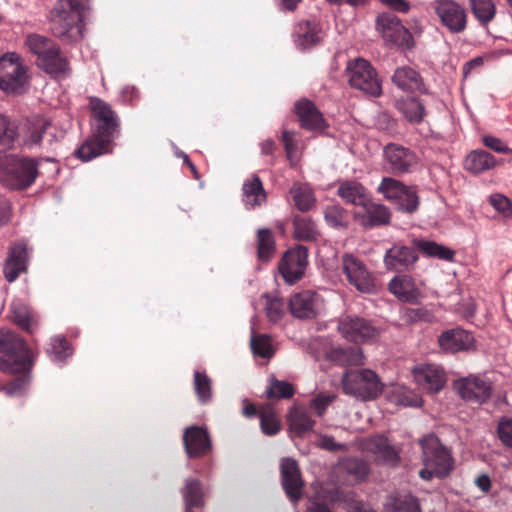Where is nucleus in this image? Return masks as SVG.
Returning <instances> with one entry per match:
<instances>
[{"mask_svg": "<svg viewBox=\"0 0 512 512\" xmlns=\"http://www.w3.org/2000/svg\"><path fill=\"white\" fill-rule=\"evenodd\" d=\"M294 392L292 384L286 381H280L273 377L268 389L266 390V396L268 399H289L293 397Z\"/></svg>", "mask_w": 512, "mask_h": 512, "instance_id": "3c124183", "label": "nucleus"}, {"mask_svg": "<svg viewBox=\"0 0 512 512\" xmlns=\"http://www.w3.org/2000/svg\"><path fill=\"white\" fill-rule=\"evenodd\" d=\"M300 126L309 131H323L327 127L326 120L316 105L308 100L301 99L295 103L294 108Z\"/></svg>", "mask_w": 512, "mask_h": 512, "instance_id": "412c9836", "label": "nucleus"}, {"mask_svg": "<svg viewBox=\"0 0 512 512\" xmlns=\"http://www.w3.org/2000/svg\"><path fill=\"white\" fill-rule=\"evenodd\" d=\"M392 82L406 92H426L421 75L408 66L397 68L392 76Z\"/></svg>", "mask_w": 512, "mask_h": 512, "instance_id": "a878e982", "label": "nucleus"}, {"mask_svg": "<svg viewBox=\"0 0 512 512\" xmlns=\"http://www.w3.org/2000/svg\"><path fill=\"white\" fill-rule=\"evenodd\" d=\"M183 446L189 458H201L211 452L212 441L205 428L193 425L184 430Z\"/></svg>", "mask_w": 512, "mask_h": 512, "instance_id": "6ab92c4d", "label": "nucleus"}, {"mask_svg": "<svg viewBox=\"0 0 512 512\" xmlns=\"http://www.w3.org/2000/svg\"><path fill=\"white\" fill-rule=\"evenodd\" d=\"M343 466L347 473L354 476L356 480L364 479L369 473V465L361 459H347Z\"/></svg>", "mask_w": 512, "mask_h": 512, "instance_id": "5fc2aeb1", "label": "nucleus"}, {"mask_svg": "<svg viewBox=\"0 0 512 512\" xmlns=\"http://www.w3.org/2000/svg\"><path fill=\"white\" fill-rule=\"evenodd\" d=\"M39 68L52 77L64 75L69 70V62L63 55L60 47L56 44L51 52L36 60Z\"/></svg>", "mask_w": 512, "mask_h": 512, "instance_id": "bb28decb", "label": "nucleus"}, {"mask_svg": "<svg viewBox=\"0 0 512 512\" xmlns=\"http://www.w3.org/2000/svg\"><path fill=\"white\" fill-rule=\"evenodd\" d=\"M465 169L473 174H479L496 166V159L485 150L470 152L464 161Z\"/></svg>", "mask_w": 512, "mask_h": 512, "instance_id": "473e14b6", "label": "nucleus"}, {"mask_svg": "<svg viewBox=\"0 0 512 512\" xmlns=\"http://www.w3.org/2000/svg\"><path fill=\"white\" fill-rule=\"evenodd\" d=\"M383 155L388 170L395 175L410 173L418 164L416 153L399 144H387Z\"/></svg>", "mask_w": 512, "mask_h": 512, "instance_id": "4468645a", "label": "nucleus"}, {"mask_svg": "<svg viewBox=\"0 0 512 512\" xmlns=\"http://www.w3.org/2000/svg\"><path fill=\"white\" fill-rule=\"evenodd\" d=\"M406 185H404L401 181L391 178L384 177L377 188V191L381 193L385 199L388 201L395 203L397 199L400 198L401 194H403Z\"/></svg>", "mask_w": 512, "mask_h": 512, "instance_id": "49530a36", "label": "nucleus"}, {"mask_svg": "<svg viewBox=\"0 0 512 512\" xmlns=\"http://www.w3.org/2000/svg\"><path fill=\"white\" fill-rule=\"evenodd\" d=\"M90 1L91 0H58L55 7H62L63 9L87 14L90 10Z\"/></svg>", "mask_w": 512, "mask_h": 512, "instance_id": "13d9d810", "label": "nucleus"}, {"mask_svg": "<svg viewBox=\"0 0 512 512\" xmlns=\"http://www.w3.org/2000/svg\"><path fill=\"white\" fill-rule=\"evenodd\" d=\"M342 269L349 283L360 292L369 293L375 288L371 273L365 264L354 255L342 256Z\"/></svg>", "mask_w": 512, "mask_h": 512, "instance_id": "dca6fc26", "label": "nucleus"}, {"mask_svg": "<svg viewBox=\"0 0 512 512\" xmlns=\"http://www.w3.org/2000/svg\"><path fill=\"white\" fill-rule=\"evenodd\" d=\"M193 388L199 403L208 404L212 401V380L205 372H194Z\"/></svg>", "mask_w": 512, "mask_h": 512, "instance_id": "ea45409f", "label": "nucleus"}, {"mask_svg": "<svg viewBox=\"0 0 512 512\" xmlns=\"http://www.w3.org/2000/svg\"><path fill=\"white\" fill-rule=\"evenodd\" d=\"M469 4L473 16L482 26L494 20L497 10L493 0H469Z\"/></svg>", "mask_w": 512, "mask_h": 512, "instance_id": "e433bc0d", "label": "nucleus"}, {"mask_svg": "<svg viewBox=\"0 0 512 512\" xmlns=\"http://www.w3.org/2000/svg\"><path fill=\"white\" fill-rule=\"evenodd\" d=\"M483 144L488 147L489 149L503 154H508L512 152L510 148H508L501 139L494 137V136H484Z\"/></svg>", "mask_w": 512, "mask_h": 512, "instance_id": "e2e57ef3", "label": "nucleus"}, {"mask_svg": "<svg viewBox=\"0 0 512 512\" xmlns=\"http://www.w3.org/2000/svg\"><path fill=\"white\" fill-rule=\"evenodd\" d=\"M362 208L364 209L362 216L364 226L374 227L390 223L391 213L383 204L374 203L370 198Z\"/></svg>", "mask_w": 512, "mask_h": 512, "instance_id": "7c9ffc66", "label": "nucleus"}, {"mask_svg": "<svg viewBox=\"0 0 512 512\" xmlns=\"http://www.w3.org/2000/svg\"><path fill=\"white\" fill-rule=\"evenodd\" d=\"M49 353H52L57 360H63L70 355V345L64 337H54L51 339Z\"/></svg>", "mask_w": 512, "mask_h": 512, "instance_id": "4d7b16f0", "label": "nucleus"}, {"mask_svg": "<svg viewBox=\"0 0 512 512\" xmlns=\"http://www.w3.org/2000/svg\"><path fill=\"white\" fill-rule=\"evenodd\" d=\"M414 378L419 386L429 393L439 392L446 383L443 369L434 364H427L414 370Z\"/></svg>", "mask_w": 512, "mask_h": 512, "instance_id": "5701e85b", "label": "nucleus"}, {"mask_svg": "<svg viewBox=\"0 0 512 512\" xmlns=\"http://www.w3.org/2000/svg\"><path fill=\"white\" fill-rule=\"evenodd\" d=\"M498 436L502 443L512 447V419H504L498 425Z\"/></svg>", "mask_w": 512, "mask_h": 512, "instance_id": "052dcab7", "label": "nucleus"}, {"mask_svg": "<svg viewBox=\"0 0 512 512\" xmlns=\"http://www.w3.org/2000/svg\"><path fill=\"white\" fill-rule=\"evenodd\" d=\"M275 253V239L268 228H261L257 231V254L262 261H269Z\"/></svg>", "mask_w": 512, "mask_h": 512, "instance_id": "79ce46f5", "label": "nucleus"}, {"mask_svg": "<svg viewBox=\"0 0 512 512\" xmlns=\"http://www.w3.org/2000/svg\"><path fill=\"white\" fill-rule=\"evenodd\" d=\"M490 204L499 212L506 214L511 211V202L510 200L501 195L494 194L490 196Z\"/></svg>", "mask_w": 512, "mask_h": 512, "instance_id": "0e129e2a", "label": "nucleus"}, {"mask_svg": "<svg viewBox=\"0 0 512 512\" xmlns=\"http://www.w3.org/2000/svg\"><path fill=\"white\" fill-rule=\"evenodd\" d=\"M418 259L417 247L395 243L386 251L383 261L387 270L397 273H406L415 268Z\"/></svg>", "mask_w": 512, "mask_h": 512, "instance_id": "2eb2a0df", "label": "nucleus"}, {"mask_svg": "<svg viewBox=\"0 0 512 512\" xmlns=\"http://www.w3.org/2000/svg\"><path fill=\"white\" fill-rule=\"evenodd\" d=\"M86 13L54 7L51 11V31L65 43L77 42L83 36Z\"/></svg>", "mask_w": 512, "mask_h": 512, "instance_id": "39448f33", "label": "nucleus"}, {"mask_svg": "<svg viewBox=\"0 0 512 512\" xmlns=\"http://www.w3.org/2000/svg\"><path fill=\"white\" fill-rule=\"evenodd\" d=\"M28 249L24 242H17L12 245L3 273L8 282H14L21 272L27 268Z\"/></svg>", "mask_w": 512, "mask_h": 512, "instance_id": "b1692460", "label": "nucleus"}, {"mask_svg": "<svg viewBox=\"0 0 512 512\" xmlns=\"http://www.w3.org/2000/svg\"><path fill=\"white\" fill-rule=\"evenodd\" d=\"M334 395H323L319 394L311 401V408L315 411L317 416L321 417L324 415L327 407L334 401Z\"/></svg>", "mask_w": 512, "mask_h": 512, "instance_id": "bf43d9fd", "label": "nucleus"}, {"mask_svg": "<svg viewBox=\"0 0 512 512\" xmlns=\"http://www.w3.org/2000/svg\"><path fill=\"white\" fill-rule=\"evenodd\" d=\"M34 354L26 341L10 330H0V371L18 374L6 387L8 394L21 392L29 381Z\"/></svg>", "mask_w": 512, "mask_h": 512, "instance_id": "f03ea898", "label": "nucleus"}, {"mask_svg": "<svg viewBox=\"0 0 512 512\" xmlns=\"http://www.w3.org/2000/svg\"><path fill=\"white\" fill-rule=\"evenodd\" d=\"M284 302L282 299L277 297H267L265 310L268 319L274 323L281 320L284 315Z\"/></svg>", "mask_w": 512, "mask_h": 512, "instance_id": "6e6d98bb", "label": "nucleus"}, {"mask_svg": "<svg viewBox=\"0 0 512 512\" xmlns=\"http://www.w3.org/2000/svg\"><path fill=\"white\" fill-rule=\"evenodd\" d=\"M423 463L436 469V477L443 478L453 469L452 457L448 450L434 435H427L420 440Z\"/></svg>", "mask_w": 512, "mask_h": 512, "instance_id": "6e6552de", "label": "nucleus"}, {"mask_svg": "<svg viewBox=\"0 0 512 512\" xmlns=\"http://www.w3.org/2000/svg\"><path fill=\"white\" fill-rule=\"evenodd\" d=\"M308 249L297 245L289 249L279 263V271L286 282L293 284L300 280L308 264Z\"/></svg>", "mask_w": 512, "mask_h": 512, "instance_id": "a211bd4d", "label": "nucleus"}, {"mask_svg": "<svg viewBox=\"0 0 512 512\" xmlns=\"http://www.w3.org/2000/svg\"><path fill=\"white\" fill-rule=\"evenodd\" d=\"M433 9L439 17L441 24L449 32L458 34L467 27V12L465 8L455 0H435Z\"/></svg>", "mask_w": 512, "mask_h": 512, "instance_id": "ddd939ff", "label": "nucleus"}, {"mask_svg": "<svg viewBox=\"0 0 512 512\" xmlns=\"http://www.w3.org/2000/svg\"><path fill=\"white\" fill-rule=\"evenodd\" d=\"M343 391L364 401L377 398L383 390L378 375L370 369L349 370L343 376Z\"/></svg>", "mask_w": 512, "mask_h": 512, "instance_id": "20e7f679", "label": "nucleus"}, {"mask_svg": "<svg viewBox=\"0 0 512 512\" xmlns=\"http://www.w3.org/2000/svg\"><path fill=\"white\" fill-rule=\"evenodd\" d=\"M395 107L411 124L421 123L426 115L424 104L416 97H400L395 101Z\"/></svg>", "mask_w": 512, "mask_h": 512, "instance_id": "c85d7f7f", "label": "nucleus"}, {"mask_svg": "<svg viewBox=\"0 0 512 512\" xmlns=\"http://www.w3.org/2000/svg\"><path fill=\"white\" fill-rule=\"evenodd\" d=\"M295 133L289 130H284L282 132V142L284 144L285 152L287 154V157H291L292 154L297 149V144L295 141Z\"/></svg>", "mask_w": 512, "mask_h": 512, "instance_id": "69168bd1", "label": "nucleus"}, {"mask_svg": "<svg viewBox=\"0 0 512 512\" xmlns=\"http://www.w3.org/2000/svg\"><path fill=\"white\" fill-rule=\"evenodd\" d=\"M331 358L341 365H362L364 355L360 347L335 348L331 351Z\"/></svg>", "mask_w": 512, "mask_h": 512, "instance_id": "a19ab883", "label": "nucleus"}, {"mask_svg": "<svg viewBox=\"0 0 512 512\" xmlns=\"http://www.w3.org/2000/svg\"><path fill=\"white\" fill-rule=\"evenodd\" d=\"M360 446L363 451L373 455L374 460L379 464L395 467L400 462V449L383 434L362 439Z\"/></svg>", "mask_w": 512, "mask_h": 512, "instance_id": "f8f14e48", "label": "nucleus"}, {"mask_svg": "<svg viewBox=\"0 0 512 512\" xmlns=\"http://www.w3.org/2000/svg\"><path fill=\"white\" fill-rule=\"evenodd\" d=\"M25 44L29 51L37 56V60H40L41 57L51 52V49H54L56 45L51 39L38 34L28 35Z\"/></svg>", "mask_w": 512, "mask_h": 512, "instance_id": "a18cd8bd", "label": "nucleus"}, {"mask_svg": "<svg viewBox=\"0 0 512 512\" xmlns=\"http://www.w3.org/2000/svg\"><path fill=\"white\" fill-rule=\"evenodd\" d=\"M294 206L301 212L309 211L316 202L312 189L301 183H294L290 188Z\"/></svg>", "mask_w": 512, "mask_h": 512, "instance_id": "f704fd0d", "label": "nucleus"}, {"mask_svg": "<svg viewBox=\"0 0 512 512\" xmlns=\"http://www.w3.org/2000/svg\"><path fill=\"white\" fill-rule=\"evenodd\" d=\"M182 495L186 505L185 512H193L192 509L200 508L204 505L203 489L198 479H186L184 488L182 489Z\"/></svg>", "mask_w": 512, "mask_h": 512, "instance_id": "72a5a7b5", "label": "nucleus"}, {"mask_svg": "<svg viewBox=\"0 0 512 512\" xmlns=\"http://www.w3.org/2000/svg\"><path fill=\"white\" fill-rule=\"evenodd\" d=\"M403 192L394 204L400 211L412 214L417 211L420 204L418 192L413 186H406Z\"/></svg>", "mask_w": 512, "mask_h": 512, "instance_id": "de8ad7c7", "label": "nucleus"}, {"mask_svg": "<svg viewBox=\"0 0 512 512\" xmlns=\"http://www.w3.org/2000/svg\"><path fill=\"white\" fill-rule=\"evenodd\" d=\"M388 288L393 295L405 302H413L420 295L413 278L406 274L395 276L389 282Z\"/></svg>", "mask_w": 512, "mask_h": 512, "instance_id": "cd10ccee", "label": "nucleus"}, {"mask_svg": "<svg viewBox=\"0 0 512 512\" xmlns=\"http://www.w3.org/2000/svg\"><path fill=\"white\" fill-rule=\"evenodd\" d=\"M293 227L294 237L301 241H315L319 235L315 223L306 216L296 215L293 219Z\"/></svg>", "mask_w": 512, "mask_h": 512, "instance_id": "4c0bfd02", "label": "nucleus"}, {"mask_svg": "<svg viewBox=\"0 0 512 512\" xmlns=\"http://www.w3.org/2000/svg\"><path fill=\"white\" fill-rule=\"evenodd\" d=\"M387 512H421L418 500L411 494L390 496L386 503Z\"/></svg>", "mask_w": 512, "mask_h": 512, "instance_id": "c9c22d12", "label": "nucleus"}, {"mask_svg": "<svg viewBox=\"0 0 512 512\" xmlns=\"http://www.w3.org/2000/svg\"><path fill=\"white\" fill-rule=\"evenodd\" d=\"M121 95L123 101L130 105H134L140 98L139 90L135 86H125L121 91Z\"/></svg>", "mask_w": 512, "mask_h": 512, "instance_id": "774afa93", "label": "nucleus"}, {"mask_svg": "<svg viewBox=\"0 0 512 512\" xmlns=\"http://www.w3.org/2000/svg\"><path fill=\"white\" fill-rule=\"evenodd\" d=\"M251 348L255 355L262 358H270L274 353L271 345V339L265 334L253 336L251 338Z\"/></svg>", "mask_w": 512, "mask_h": 512, "instance_id": "603ef678", "label": "nucleus"}, {"mask_svg": "<svg viewBox=\"0 0 512 512\" xmlns=\"http://www.w3.org/2000/svg\"><path fill=\"white\" fill-rule=\"evenodd\" d=\"M338 195L346 202L363 207L370 195L367 189L357 181H344L338 187Z\"/></svg>", "mask_w": 512, "mask_h": 512, "instance_id": "c756f323", "label": "nucleus"}, {"mask_svg": "<svg viewBox=\"0 0 512 512\" xmlns=\"http://www.w3.org/2000/svg\"><path fill=\"white\" fill-rule=\"evenodd\" d=\"M324 217L332 227H345L347 225L346 211L339 205H330L325 208Z\"/></svg>", "mask_w": 512, "mask_h": 512, "instance_id": "864d4df0", "label": "nucleus"}, {"mask_svg": "<svg viewBox=\"0 0 512 512\" xmlns=\"http://www.w3.org/2000/svg\"><path fill=\"white\" fill-rule=\"evenodd\" d=\"M346 73L351 87L373 97H378L382 94V86L377 72L367 60L357 58L349 62L346 67Z\"/></svg>", "mask_w": 512, "mask_h": 512, "instance_id": "0eeeda50", "label": "nucleus"}, {"mask_svg": "<svg viewBox=\"0 0 512 512\" xmlns=\"http://www.w3.org/2000/svg\"><path fill=\"white\" fill-rule=\"evenodd\" d=\"M281 485L286 496L292 502H298L303 496L305 486L301 470L296 460L283 458L280 463Z\"/></svg>", "mask_w": 512, "mask_h": 512, "instance_id": "f3484780", "label": "nucleus"}, {"mask_svg": "<svg viewBox=\"0 0 512 512\" xmlns=\"http://www.w3.org/2000/svg\"><path fill=\"white\" fill-rule=\"evenodd\" d=\"M260 426L264 434L272 436L280 431V420L271 406H265L259 411Z\"/></svg>", "mask_w": 512, "mask_h": 512, "instance_id": "c03bdc74", "label": "nucleus"}, {"mask_svg": "<svg viewBox=\"0 0 512 512\" xmlns=\"http://www.w3.org/2000/svg\"><path fill=\"white\" fill-rule=\"evenodd\" d=\"M416 247L429 257H436L447 261H451L455 254L453 250L433 241L418 240L416 241Z\"/></svg>", "mask_w": 512, "mask_h": 512, "instance_id": "37998d69", "label": "nucleus"}, {"mask_svg": "<svg viewBox=\"0 0 512 512\" xmlns=\"http://www.w3.org/2000/svg\"><path fill=\"white\" fill-rule=\"evenodd\" d=\"M12 320L17 326L28 333H33L34 327L37 326L35 313L23 304L13 306Z\"/></svg>", "mask_w": 512, "mask_h": 512, "instance_id": "58836bf2", "label": "nucleus"}, {"mask_svg": "<svg viewBox=\"0 0 512 512\" xmlns=\"http://www.w3.org/2000/svg\"><path fill=\"white\" fill-rule=\"evenodd\" d=\"M91 135L75 151L82 161L113 152L114 140L121 132V120L112 106L98 97L89 98Z\"/></svg>", "mask_w": 512, "mask_h": 512, "instance_id": "f257e3e1", "label": "nucleus"}, {"mask_svg": "<svg viewBox=\"0 0 512 512\" xmlns=\"http://www.w3.org/2000/svg\"><path fill=\"white\" fill-rule=\"evenodd\" d=\"M473 336L460 328L444 331L439 336L440 347L446 352H459L468 349L473 344Z\"/></svg>", "mask_w": 512, "mask_h": 512, "instance_id": "393cba45", "label": "nucleus"}, {"mask_svg": "<svg viewBox=\"0 0 512 512\" xmlns=\"http://www.w3.org/2000/svg\"><path fill=\"white\" fill-rule=\"evenodd\" d=\"M320 297L317 293L305 290L294 294L289 300L291 314L299 319H313L318 312Z\"/></svg>", "mask_w": 512, "mask_h": 512, "instance_id": "aec40b11", "label": "nucleus"}, {"mask_svg": "<svg viewBox=\"0 0 512 512\" xmlns=\"http://www.w3.org/2000/svg\"><path fill=\"white\" fill-rule=\"evenodd\" d=\"M454 389L468 403L483 404L492 395V383L479 375H469L454 381Z\"/></svg>", "mask_w": 512, "mask_h": 512, "instance_id": "9d476101", "label": "nucleus"}, {"mask_svg": "<svg viewBox=\"0 0 512 512\" xmlns=\"http://www.w3.org/2000/svg\"><path fill=\"white\" fill-rule=\"evenodd\" d=\"M28 83V68L17 53H6L0 58V89L6 93H20Z\"/></svg>", "mask_w": 512, "mask_h": 512, "instance_id": "423d86ee", "label": "nucleus"}, {"mask_svg": "<svg viewBox=\"0 0 512 512\" xmlns=\"http://www.w3.org/2000/svg\"><path fill=\"white\" fill-rule=\"evenodd\" d=\"M16 138V126L9 118L0 114V150L12 148Z\"/></svg>", "mask_w": 512, "mask_h": 512, "instance_id": "09e8293b", "label": "nucleus"}, {"mask_svg": "<svg viewBox=\"0 0 512 512\" xmlns=\"http://www.w3.org/2000/svg\"><path fill=\"white\" fill-rule=\"evenodd\" d=\"M376 26L386 41L403 49H411L414 46L412 34L394 14L383 13L379 15Z\"/></svg>", "mask_w": 512, "mask_h": 512, "instance_id": "9b49d317", "label": "nucleus"}, {"mask_svg": "<svg viewBox=\"0 0 512 512\" xmlns=\"http://www.w3.org/2000/svg\"><path fill=\"white\" fill-rule=\"evenodd\" d=\"M289 422L291 429L299 436L311 431L315 425V421L306 412L299 410L290 414Z\"/></svg>", "mask_w": 512, "mask_h": 512, "instance_id": "8fccbe9b", "label": "nucleus"}, {"mask_svg": "<svg viewBox=\"0 0 512 512\" xmlns=\"http://www.w3.org/2000/svg\"><path fill=\"white\" fill-rule=\"evenodd\" d=\"M322 38V29L315 20H303L294 27L293 40L297 48L302 51L318 45Z\"/></svg>", "mask_w": 512, "mask_h": 512, "instance_id": "4be33fe9", "label": "nucleus"}, {"mask_svg": "<svg viewBox=\"0 0 512 512\" xmlns=\"http://www.w3.org/2000/svg\"><path fill=\"white\" fill-rule=\"evenodd\" d=\"M319 447L330 452L347 451L348 449L346 444L336 442L334 437L328 435L320 437Z\"/></svg>", "mask_w": 512, "mask_h": 512, "instance_id": "680f3d73", "label": "nucleus"}, {"mask_svg": "<svg viewBox=\"0 0 512 512\" xmlns=\"http://www.w3.org/2000/svg\"><path fill=\"white\" fill-rule=\"evenodd\" d=\"M11 219L10 202L0 195V227L6 225Z\"/></svg>", "mask_w": 512, "mask_h": 512, "instance_id": "338daca9", "label": "nucleus"}, {"mask_svg": "<svg viewBox=\"0 0 512 512\" xmlns=\"http://www.w3.org/2000/svg\"><path fill=\"white\" fill-rule=\"evenodd\" d=\"M38 166V161L33 158L0 156V183L11 190H26L38 177Z\"/></svg>", "mask_w": 512, "mask_h": 512, "instance_id": "7ed1b4c3", "label": "nucleus"}, {"mask_svg": "<svg viewBox=\"0 0 512 512\" xmlns=\"http://www.w3.org/2000/svg\"><path fill=\"white\" fill-rule=\"evenodd\" d=\"M242 190L243 201L245 205L250 208L260 206L266 201V192L262 181L257 175H253L250 179L246 180L243 184Z\"/></svg>", "mask_w": 512, "mask_h": 512, "instance_id": "2f4dec72", "label": "nucleus"}, {"mask_svg": "<svg viewBox=\"0 0 512 512\" xmlns=\"http://www.w3.org/2000/svg\"><path fill=\"white\" fill-rule=\"evenodd\" d=\"M338 331L350 342L366 343L378 339L380 330L370 320L358 316H345L339 320Z\"/></svg>", "mask_w": 512, "mask_h": 512, "instance_id": "1a4fd4ad", "label": "nucleus"}]
</instances>
